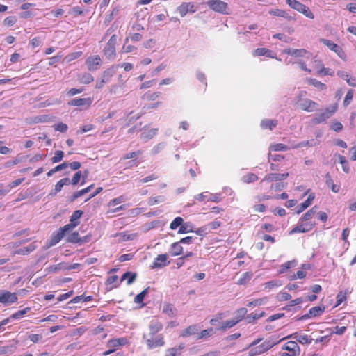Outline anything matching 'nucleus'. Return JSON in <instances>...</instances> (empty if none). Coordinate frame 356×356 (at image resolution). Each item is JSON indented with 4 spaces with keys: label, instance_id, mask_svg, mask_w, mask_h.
Returning a JSON list of instances; mask_svg holds the SVG:
<instances>
[{
    "label": "nucleus",
    "instance_id": "obj_18",
    "mask_svg": "<svg viewBox=\"0 0 356 356\" xmlns=\"http://www.w3.org/2000/svg\"><path fill=\"white\" fill-rule=\"evenodd\" d=\"M289 173H270L266 175L264 179L261 181V182L267 181H282L288 177Z\"/></svg>",
    "mask_w": 356,
    "mask_h": 356
},
{
    "label": "nucleus",
    "instance_id": "obj_56",
    "mask_svg": "<svg viewBox=\"0 0 356 356\" xmlns=\"http://www.w3.org/2000/svg\"><path fill=\"white\" fill-rule=\"evenodd\" d=\"M266 298H260V299H256L253 301H251L250 302H248L247 304V306L250 307H256V306H259V305H261L264 303H266Z\"/></svg>",
    "mask_w": 356,
    "mask_h": 356
},
{
    "label": "nucleus",
    "instance_id": "obj_33",
    "mask_svg": "<svg viewBox=\"0 0 356 356\" xmlns=\"http://www.w3.org/2000/svg\"><path fill=\"white\" fill-rule=\"evenodd\" d=\"M330 118V115L325 111L319 115H316L312 118V122L315 124H320L325 122L327 119Z\"/></svg>",
    "mask_w": 356,
    "mask_h": 356
},
{
    "label": "nucleus",
    "instance_id": "obj_43",
    "mask_svg": "<svg viewBox=\"0 0 356 356\" xmlns=\"http://www.w3.org/2000/svg\"><path fill=\"white\" fill-rule=\"evenodd\" d=\"M316 207H314L307 211L300 219L304 222H310V220L316 213Z\"/></svg>",
    "mask_w": 356,
    "mask_h": 356
},
{
    "label": "nucleus",
    "instance_id": "obj_14",
    "mask_svg": "<svg viewBox=\"0 0 356 356\" xmlns=\"http://www.w3.org/2000/svg\"><path fill=\"white\" fill-rule=\"evenodd\" d=\"M88 69L90 71L97 70L101 65V58L98 55L90 56L86 61Z\"/></svg>",
    "mask_w": 356,
    "mask_h": 356
},
{
    "label": "nucleus",
    "instance_id": "obj_50",
    "mask_svg": "<svg viewBox=\"0 0 356 356\" xmlns=\"http://www.w3.org/2000/svg\"><path fill=\"white\" fill-rule=\"evenodd\" d=\"M258 179V177L254 173H248L242 177V180L245 183H252Z\"/></svg>",
    "mask_w": 356,
    "mask_h": 356
},
{
    "label": "nucleus",
    "instance_id": "obj_9",
    "mask_svg": "<svg viewBox=\"0 0 356 356\" xmlns=\"http://www.w3.org/2000/svg\"><path fill=\"white\" fill-rule=\"evenodd\" d=\"M288 339H295L296 341H297L298 343H300L301 344H310V343H312V340H313L312 338H310L307 334H302L299 332H294L291 334H289V335L282 338V339H280V341Z\"/></svg>",
    "mask_w": 356,
    "mask_h": 356
},
{
    "label": "nucleus",
    "instance_id": "obj_12",
    "mask_svg": "<svg viewBox=\"0 0 356 356\" xmlns=\"http://www.w3.org/2000/svg\"><path fill=\"white\" fill-rule=\"evenodd\" d=\"M195 11V5L193 2H183L177 8V12L182 17L186 16L188 12L193 13Z\"/></svg>",
    "mask_w": 356,
    "mask_h": 356
},
{
    "label": "nucleus",
    "instance_id": "obj_34",
    "mask_svg": "<svg viewBox=\"0 0 356 356\" xmlns=\"http://www.w3.org/2000/svg\"><path fill=\"white\" fill-rule=\"evenodd\" d=\"M136 278V273L126 272L122 275L120 282H123L124 280H127V283L128 285H130L135 281Z\"/></svg>",
    "mask_w": 356,
    "mask_h": 356
},
{
    "label": "nucleus",
    "instance_id": "obj_36",
    "mask_svg": "<svg viewBox=\"0 0 356 356\" xmlns=\"http://www.w3.org/2000/svg\"><path fill=\"white\" fill-rule=\"evenodd\" d=\"M157 133V129H150L145 130L140 134V138L143 140H147L152 138Z\"/></svg>",
    "mask_w": 356,
    "mask_h": 356
},
{
    "label": "nucleus",
    "instance_id": "obj_39",
    "mask_svg": "<svg viewBox=\"0 0 356 356\" xmlns=\"http://www.w3.org/2000/svg\"><path fill=\"white\" fill-rule=\"evenodd\" d=\"M183 252V248L179 242L173 243L171 245V254L172 256L180 255Z\"/></svg>",
    "mask_w": 356,
    "mask_h": 356
},
{
    "label": "nucleus",
    "instance_id": "obj_26",
    "mask_svg": "<svg viewBox=\"0 0 356 356\" xmlns=\"http://www.w3.org/2000/svg\"><path fill=\"white\" fill-rule=\"evenodd\" d=\"M268 13H269L270 15H274V16L280 17L286 19L288 20H293V17H291L289 14V13L287 11L284 10H281V9H271V10H269Z\"/></svg>",
    "mask_w": 356,
    "mask_h": 356
},
{
    "label": "nucleus",
    "instance_id": "obj_7",
    "mask_svg": "<svg viewBox=\"0 0 356 356\" xmlns=\"http://www.w3.org/2000/svg\"><path fill=\"white\" fill-rule=\"evenodd\" d=\"M18 298L15 293H11L6 290H0V303L9 305L17 301Z\"/></svg>",
    "mask_w": 356,
    "mask_h": 356
},
{
    "label": "nucleus",
    "instance_id": "obj_35",
    "mask_svg": "<svg viewBox=\"0 0 356 356\" xmlns=\"http://www.w3.org/2000/svg\"><path fill=\"white\" fill-rule=\"evenodd\" d=\"M325 183L333 192L338 193L339 191L340 186L334 184L333 180L329 174H327L325 176Z\"/></svg>",
    "mask_w": 356,
    "mask_h": 356
},
{
    "label": "nucleus",
    "instance_id": "obj_42",
    "mask_svg": "<svg viewBox=\"0 0 356 356\" xmlns=\"http://www.w3.org/2000/svg\"><path fill=\"white\" fill-rule=\"evenodd\" d=\"M238 323V320H236L234 318L232 320L226 321L222 323L221 327L219 328L220 330L225 331L227 329H229L234 327Z\"/></svg>",
    "mask_w": 356,
    "mask_h": 356
},
{
    "label": "nucleus",
    "instance_id": "obj_58",
    "mask_svg": "<svg viewBox=\"0 0 356 356\" xmlns=\"http://www.w3.org/2000/svg\"><path fill=\"white\" fill-rule=\"evenodd\" d=\"M54 128L55 131H59L61 133H65L67 131L68 127L66 124H64L63 122H59V123L55 124L54 126Z\"/></svg>",
    "mask_w": 356,
    "mask_h": 356
},
{
    "label": "nucleus",
    "instance_id": "obj_46",
    "mask_svg": "<svg viewBox=\"0 0 356 356\" xmlns=\"http://www.w3.org/2000/svg\"><path fill=\"white\" fill-rule=\"evenodd\" d=\"M183 223L184 219L181 217H176L170 224V228L172 230H175L177 227H180Z\"/></svg>",
    "mask_w": 356,
    "mask_h": 356
},
{
    "label": "nucleus",
    "instance_id": "obj_61",
    "mask_svg": "<svg viewBox=\"0 0 356 356\" xmlns=\"http://www.w3.org/2000/svg\"><path fill=\"white\" fill-rule=\"evenodd\" d=\"M317 74L318 75H330V76H333L334 72V71L331 70L329 68H325L323 66H322V67L318 70L317 71Z\"/></svg>",
    "mask_w": 356,
    "mask_h": 356
},
{
    "label": "nucleus",
    "instance_id": "obj_21",
    "mask_svg": "<svg viewBox=\"0 0 356 356\" xmlns=\"http://www.w3.org/2000/svg\"><path fill=\"white\" fill-rule=\"evenodd\" d=\"M88 172L87 170L84 172V174H83L81 171L76 172L74 175V176H73L70 183L72 185L75 186V185H76L79 183V181L81 179V185H83L85 184V182H86V179L87 178V177H88Z\"/></svg>",
    "mask_w": 356,
    "mask_h": 356
},
{
    "label": "nucleus",
    "instance_id": "obj_62",
    "mask_svg": "<svg viewBox=\"0 0 356 356\" xmlns=\"http://www.w3.org/2000/svg\"><path fill=\"white\" fill-rule=\"evenodd\" d=\"M213 328L204 330L200 332L197 339H201L203 338L208 337L211 336L213 334Z\"/></svg>",
    "mask_w": 356,
    "mask_h": 356
},
{
    "label": "nucleus",
    "instance_id": "obj_6",
    "mask_svg": "<svg viewBox=\"0 0 356 356\" xmlns=\"http://www.w3.org/2000/svg\"><path fill=\"white\" fill-rule=\"evenodd\" d=\"M315 223L312 222H304L299 220L297 225L294 227L289 232L290 234H294L296 233H305L309 232L314 227Z\"/></svg>",
    "mask_w": 356,
    "mask_h": 356
},
{
    "label": "nucleus",
    "instance_id": "obj_41",
    "mask_svg": "<svg viewBox=\"0 0 356 356\" xmlns=\"http://www.w3.org/2000/svg\"><path fill=\"white\" fill-rule=\"evenodd\" d=\"M120 65H115L111 67L110 68L105 70L103 73V77L105 79H108V81H109V79L114 75L117 69L119 67Z\"/></svg>",
    "mask_w": 356,
    "mask_h": 356
},
{
    "label": "nucleus",
    "instance_id": "obj_37",
    "mask_svg": "<svg viewBox=\"0 0 356 356\" xmlns=\"http://www.w3.org/2000/svg\"><path fill=\"white\" fill-rule=\"evenodd\" d=\"M165 197L164 195H157L154 197H149L147 203L149 206H153L157 204L162 203L165 201Z\"/></svg>",
    "mask_w": 356,
    "mask_h": 356
},
{
    "label": "nucleus",
    "instance_id": "obj_16",
    "mask_svg": "<svg viewBox=\"0 0 356 356\" xmlns=\"http://www.w3.org/2000/svg\"><path fill=\"white\" fill-rule=\"evenodd\" d=\"M167 259H168V256L165 254H161L158 255L155 258V259H154L153 264L151 265L150 268L152 269H154V268H160L166 266L168 264V263H167Z\"/></svg>",
    "mask_w": 356,
    "mask_h": 356
},
{
    "label": "nucleus",
    "instance_id": "obj_54",
    "mask_svg": "<svg viewBox=\"0 0 356 356\" xmlns=\"http://www.w3.org/2000/svg\"><path fill=\"white\" fill-rule=\"evenodd\" d=\"M148 288L144 289L142 292L136 295V296L134 298V302L137 304H140L143 302L145 296L147 293Z\"/></svg>",
    "mask_w": 356,
    "mask_h": 356
},
{
    "label": "nucleus",
    "instance_id": "obj_63",
    "mask_svg": "<svg viewBox=\"0 0 356 356\" xmlns=\"http://www.w3.org/2000/svg\"><path fill=\"white\" fill-rule=\"evenodd\" d=\"M17 22V18L15 16H9V17H7L4 20H3V24L6 25V26H13Z\"/></svg>",
    "mask_w": 356,
    "mask_h": 356
},
{
    "label": "nucleus",
    "instance_id": "obj_13",
    "mask_svg": "<svg viewBox=\"0 0 356 356\" xmlns=\"http://www.w3.org/2000/svg\"><path fill=\"white\" fill-rule=\"evenodd\" d=\"M92 103V99L91 97L87 98H75L72 99L68 102L70 106H83L85 108H89Z\"/></svg>",
    "mask_w": 356,
    "mask_h": 356
},
{
    "label": "nucleus",
    "instance_id": "obj_57",
    "mask_svg": "<svg viewBox=\"0 0 356 356\" xmlns=\"http://www.w3.org/2000/svg\"><path fill=\"white\" fill-rule=\"evenodd\" d=\"M63 157V152L60 150H57L55 152V155L51 159V162L53 163H56L60 162Z\"/></svg>",
    "mask_w": 356,
    "mask_h": 356
},
{
    "label": "nucleus",
    "instance_id": "obj_59",
    "mask_svg": "<svg viewBox=\"0 0 356 356\" xmlns=\"http://www.w3.org/2000/svg\"><path fill=\"white\" fill-rule=\"evenodd\" d=\"M246 313H247V309L245 308H244V307L241 308L236 311V316L234 317V318L236 320H238V322H240L243 318V317L245 316Z\"/></svg>",
    "mask_w": 356,
    "mask_h": 356
},
{
    "label": "nucleus",
    "instance_id": "obj_44",
    "mask_svg": "<svg viewBox=\"0 0 356 356\" xmlns=\"http://www.w3.org/2000/svg\"><path fill=\"white\" fill-rule=\"evenodd\" d=\"M325 309L323 305L314 307L309 309L310 314L314 317L318 316L323 313Z\"/></svg>",
    "mask_w": 356,
    "mask_h": 356
},
{
    "label": "nucleus",
    "instance_id": "obj_15",
    "mask_svg": "<svg viewBox=\"0 0 356 356\" xmlns=\"http://www.w3.org/2000/svg\"><path fill=\"white\" fill-rule=\"evenodd\" d=\"M300 108L307 112H313L318 110V104L315 102L305 99L300 103Z\"/></svg>",
    "mask_w": 356,
    "mask_h": 356
},
{
    "label": "nucleus",
    "instance_id": "obj_49",
    "mask_svg": "<svg viewBox=\"0 0 356 356\" xmlns=\"http://www.w3.org/2000/svg\"><path fill=\"white\" fill-rule=\"evenodd\" d=\"M16 345H10L0 347V354H11L15 352Z\"/></svg>",
    "mask_w": 356,
    "mask_h": 356
},
{
    "label": "nucleus",
    "instance_id": "obj_51",
    "mask_svg": "<svg viewBox=\"0 0 356 356\" xmlns=\"http://www.w3.org/2000/svg\"><path fill=\"white\" fill-rule=\"evenodd\" d=\"M192 226L189 222L183 223L178 230V234H186L192 232Z\"/></svg>",
    "mask_w": 356,
    "mask_h": 356
},
{
    "label": "nucleus",
    "instance_id": "obj_28",
    "mask_svg": "<svg viewBox=\"0 0 356 356\" xmlns=\"http://www.w3.org/2000/svg\"><path fill=\"white\" fill-rule=\"evenodd\" d=\"M70 181L68 178H63L58 181L55 185L54 190L50 193L51 195H54L62 190V188L65 185H69Z\"/></svg>",
    "mask_w": 356,
    "mask_h": 356
},
{
    "label": "nucleus",
    "instance_id": "obj_11",
    "mask_svg": "<svg viewBox=\"0 0 356 356\" xmlns=\"http://www.w3.org/2000/svg\"><path fill=\"white\" fill-rule=\"evenodd\" d=\"M284 350H287L291 356H299L300 348L296 341H290L286 343L282 348Z\"/></svg>",
    "mask_w": 356,
    "mask_h": 356
},
{
    "label": "nucleus",
    "instance_id": "obj_48",
    "mask_svg": "<svg viewBox=\"0 0 356 356\" xmlns=\"http://www.w3.org/2000/svg\"><path fill=\"white\" fill-rule=\"evenodd\" d=\"M127 200V197L124 195H120L116 198H114L109 201L108 205V207H113L117 204L124 202Z\"/></svg>",
    "mask_w": 356,
    "mask_h": 356
},
{
    "label": "nucleus",
    "instance_id": "obj_55",
    "mask_svg": "<svg viewBox=\"0 0 356 356\" xmlns=\"http://www.w3.org/2000/svg\"><path fill=\"white\" fill-rule=\"evenodd\" d=\"M93 80H94L93 76L89 73H86V74H83L80 79V81L84 84L90 83L91 82L93 81Z\"/></svg>",
    "mask_w": 356,
    "mask_h": 356
},
{
    "label": "nucleus",
    "instance_id": "obj_31",
    "mask_svg": "<svg viewBox=\"0 0 356 356\" xmlns=\"http://www.w3.org/2000/svg\"><path fill=\"white\" fill-rule=\"evenodd\" d=\"M351 292L348 289L339 291L336 297L337 302L335 307H337L343 302L346 300L348 295Z\"/></svg>",
    "mask_w": 356,
    "mask_h": 356
},
{
    "label": "nucleus",
    "instance_id": "obj_2",
    "mask_svg": "<svg viewBox=\"0 0 356 356\" xmlns=\"http://www.w3.org/2000/svg\"><path fill=\"white\" fill-rule=\"evenodd\" d=\"M286 3L293 9L303 14L305 17L309 19H314V15L311 11L309 7L302 3L297 0H286Z\"/></svg>",
    "mask_w": 356,
    "mask_h": 356
},
{
    "label": "nucleus",
    "instance_id": "obj_32",
    "mask_svg": "<svg viewBox=\"0 0 356 356\" xmlns=\"http://www.w3.org/2000/svg\"><path fill=\"white\" fill-rule=\"evenodd\" d=\"M277 124V121L275 120H264L261 122V127L263 129H269L273 130Z\"/></svg>",
    "mask_w": 356,
    "mask_h": 356
},
{
    "label": "nucleus",
    "instance_id": "obj_23",
    "mask_svg": "<svg viewBox=\"0 0 356 356\" xmlns=\"http://www.w3.org/2000/svg\"><path fill=\"white\" fill-rule=\"evenodd\" d=\"M315 197L314 193H310L307 199L300 204H299L296 208V213L298 214L302 212L305 209H306L308 207H309L313 202L314 199Z\"/></svg>",
    "mask_w": 356,
    "mask_h": 356
},
{
    "label": "nucleus",
    "instance_id": "obj_3",
    "mask_svg": "<svg viewBox=\"0 0 356 356\" xmlns=\"http://www.w3.org/2000/svg\"><path fill=\"white\" fill-rule=\"evenodd\" d=\"M117 38L116 35H113L103 50L105 57L108 60H113L115 57V44L117 43Z\"/></svg>",
    "mask_w": 356,
    "mask_h": 356
},
{
    "label": "nucleus",
    "instance_id": "obj_22",
    "mask_svg": "<svg viewBox=\"0 0 356 356\" xmlns=\"http://www.w3.org/2000/svg\"><path fill=\"white\" fill-rule=\"evenodd\" d=\"M320 143V141L315 139L308 140L305 141L300 142L297 144H292L291 146V149H298L304 147H314L318 145Z\"/></svg>",
    "mask_w": 356,
    "mask_h": 356
},
{
    "label": "nucleus",
    "instance_id": "obj_29",
    "mask_svg": "<svg viewBox=\"0 0 356 356\" xmlns=\"http://www.w3.org/2000/svg\"><path fill=\"white\" fill-rule=\"evenodd\" d=\"M199 330L200 328L197 325H192L188 326L185 330H182L180 334V336L182 337H186L191 335H193L196 334Z\"/></svg>",
    "mask_w": 356,
    "mask_h": 356
},
{
    "label": "nucleus",
    "instance_id": "obj_8",
    "mask_svg": "<svg viewBox=\"0 0 356 356\" xmlns=\"http://www.w3.org/2000/svg\"><path fill=\"white\" fill-rule=\"evenodd\" d=\"M69 227H70V225H65V226L60 227L58 231L54 232L52 237L49 242V245L50 246L55 245L58 242H60L61 241V239L65 235V233L70 231L69 229V228H70Z\"/></svg>",
    "mask_w": 356,
    "mask_h": 356
},
{
    "label": "nucleus",
    "instance_id": "obj_47",
    "mask_svg": "<svg viewBox=\"0 0 356 356\" xmlns=\"http://www.w3.org/2000/svg\"><path fill=\"white\" fill-rule=\"evenodd\" d=\"M67 241L70 243H78L82 242L81 240V238L79 236V234L77 232H72L70 234L67 238Z\"/></svg>",
    "mask_w": 356,
    "mask_h": 356
},
{
    "label": "nucleus",
    "instance_id": "obj_45",
    "mask_svg": "<svg viewBox=\"0 0 356 356\" xmlns=\"http://www.w3.org/2000/svg\"><path fill=\"white\" fill-rule=\"evenodd\" d=\"M252 277V273L249 272L243 273L241 278L238 280L237 284L239 285H243L248 282Z\"/></svg>",
    "mask_w": 356,
    "mask_h": 356
},
{
    "label": "nucleus",
    "instance_id": "obj_5",
    "mask_svg": "<svg viewBox=\"0 0 356 356\" xmlns=\"http://www.w3.org/2000/svg\"><path fill=\"white\" fill-rule=\"evenodd\" d=\"M143 339H145L146 344L149 349L163 346L165 344L162 334L156 336L155 339H154V337L144 334Z\"/></svg>",
    "mask_w": 356,
    "mask_h": 356
},
{
    "label": "nucleus",
    "instance_id": "obj_64",
    "mask_svg": "<svg viewBox=\"0 0 356 356\" xmlns=\"http://www.w3.org/2000/svg\"><path fill=\"white\" fill-rule=\"evenodd\" d=\"M221 225V222L219 220H214L208 223L206 227L209 229H216Z\"/></svg>",
    "mask_w": 356,
    "mask_h": 356
},
{
    "label": "nucleus",
    "instance_id": "obj_24",
    "mask_svg": "<svg viewBox=\"0 0 356 356\" xmlns=\"http://www.w3.org/2000/svg\"><path fill=\"white\" fill-rule=\"evenodd\" d=\"M284 53L294 57H305L307 51L304 49H296L288 48L284 50Z\"/></svg>",
    "mask_w": 356,
    "mask_h": 356
},
{
    "label": "nucleus",
    "instance_id": "obj_30",
    "mask_svg": "<svg viewBox=\"0 0 356 356\" xmlns=\"http://www.w3.org/2000/svg\"><path fill=\"white\" fill-rule=\"evenodd\" d=\"M307 83L312 85L318 89L319 90H325L327 89V86L325 83L318 81L316 79L309 78L307 79Z\"/></svg>",
    "mask_w": 356,
    "mask_h": 356
},
{
    "label": "nucleus",
    "instance_id": "obj_27",
    "mask_svg": "<svg viewBox=\"0 0 356 356\" xmlns=\"http://www.w3.org/2000/svg\"><path fill=\"white\" fill-rule=\"evenodd\" d=\"M36 248H37L36 243H35V242H33V243L29 244L26 247H24V248L17 250L15 252V254H23V255L28 254L30 252H32L33 251H34Z\"/></svg>",
    "mask_w": 356,
    "mask_h": 356
},
{
    "label": "nucleus",
    "instance_id": "obj_53",
    "mask_svg": "<svg viewBox=\"0 0 356 356\" xmlns=\"http://www.w3.org/2000/svg\"><path fill=\"white\" fill-rule=\"evenodd\" d=\"M30 310L29 307L24 308L22 310L17 311V312L13 314L10 316V318L13 319H19L21 318L24 315H25Z\"/></svg>",
    "mask_w": 356,
    "mask_h": 356
},
{
    "label": "nucleus",
    "instance_id": "obj_1",
    "mask_svg": "<svg viewBox=\"0 0 356 356\" xmlns=\"http://www.w3.org/2000/svg\"><path fill=\"white\" fill-rule=\"evenodd\" d=\"M280 341V340L274 341L273 340V339H268L264 341L260 345L251 348V350L249 352V356H257L261 355L270 350L271 348L277 345Z\"/></svg>",
    "mask_w": 356,
    "mask_h": 356
},
{
    "label": "nucleus",
    "instance_id": "obj_20",
    "mask_svg": "<svg viewBox=\"0 0 356 356\" xmlns=\"http://www.w3.org/2000/svg\"><path fill=\"white\" fill-rule=\"evenodd\" d=\"M149 328L150 332L148 336L154 337L163 329V324L158 319H153L149 323Z\"/></svg>",
    "mask_w": 356,
    "mask_h": 356
},
{
    "label": "nucleus",
    "instance_id": "obj_40",
    "mask_svg": "<svg viewBox=\"0 0 356 356\" xmlns=\"http://www.w3.org/2000/svg\"><path fill=\"white\" fill-rule=\"evenodd\" d=\"M287 145L282 144V143H276V144H272L269 147L270 152L274 151V152H280V151H286L289 149H290Z\"/></svg>",
    "mask_w": 356,
    "mask_h": 356
},
{
    "label": "nucleus",
    "instance_id": "obj_60",
    "mask_svg": "<svg viewBox=\"0 0 356 356\" xmlns=\"http://www.w3.org/2000/svg\"><path fill=\"white\" fill-rule=\"evenodd\" d=\"M294 263H295V261H289L285 262L284 264H282L280 266L279 273H285L288 269H289L291 267L292 264H293Z\"/></svg>",
    "mask_w": 356,
    "mask_h": 356
},
{
    "label": "nucleus",
    "instance_id": "obj_52",
    "mask_svg": "<svg viewBox=\"0 0 356 356\" xmlns=\"http://www.w3.org/2000/svg\"><path fill=\"white\" fill-rule=\"evenodd\" d=\"M353 95H354V90L353 89H349L348 90V92L346 95V97L344 98V100H343L344 106H347L351 103L353 98Z\"/></svg>",
    "mask_w": 356,
    "mask_h": 356
},
{
    "label": "nucleus",
    "instance_id": "obj_17",
    "mask_svg": "<svg viewBox=\"0 0 356 356\" xmlns=\"http://www.w3.org/2000/svg\"><path fill=\"white\" fill-rule=\"evenodd\" d=\"M128 343V340L127 338H117L110 339L106 344L107 348H112L114 350H116L117 348L120 346H124Z\"/></svg>",
    "mask_w": 356,
    "mask_h": 356
},
{
    "label": "nucleus",
    "instance_id": "obj_4",
    "mask_svg": "<svg viewBox=\"0 0 356 356\" xmlns=\"http://www.w3.org/2000/svg\"><path fill=\"white\" fill-rule=\"evenodd\" d=\"M207 6L212 10L221 14L227 15L228 5L226 2L221 0H208L207 2Z\"/></svg>",
    "mask_w": 356,
    "mask_h": 356
},
{
    "label": "nucleus",
    "instance_id": "obj_25",
    "mask_svg": "<svg viewBox=\"0 0 356 356\" xmlns=\"http://www.w3.org/2000/svg\"><path fill=\"white\" fill-rule=\"evenodd\" d=\"M254 56H264L268 58H277L275 54L273 51L266 48H257L254 51Z\"/></svg>",
    "mask_w": 356,
    "mask_h": 356
},
{
    "label": "nucleus",
    "instance_id": "obj_10",
    "mask_svg": "<svg viewBox=\"0 0 356 356\" xmlns=\"http://www.w3.org/2000/svg\"><path fill=\"white\" fill-rule=\"evenodd\" d=\"M320 42L334 51L340 58H342L344 54L341 47L330 40L321 38L320 39Z\"/></svg>",
    "mask_w": 356,
    "mask_h": 356
},
{
    "label": "nucleus",
    "instance_id": "obj_38",
    "mask_svg": "<svg viewBox=\"0 0 356 356\" xmlns=\"http://www.w3.org/2000/svg\"><path fill=\"white\" fill-rule=\"evenodd\" d=\"M67 268V263L61 262L56 265L50 266L48 270L51 273H57L60 270H66Z\"/></svg>",
    "mask_w": 356,
    "mask_h": 356
},
{
    "label": "nucleus",
    "instance_id": "obj_19",
    "mask_svg": "<svg viewBox=\"0 0 356 356\" xmlns=\"http://www.w3.org/2000/svg\"><path fill=\"white\" fill-rule=\"evenodd\" d=\"M83 211L81 210H76L75 211L73 212L72 215L70 216V222L66 225H70L69 229L70 231L72 230L77 225H79V224L80 223L79 220L81 217Z\"/></svg>",
    "mask_w": 356,
    "mask_h": 356
}]
</instances>
